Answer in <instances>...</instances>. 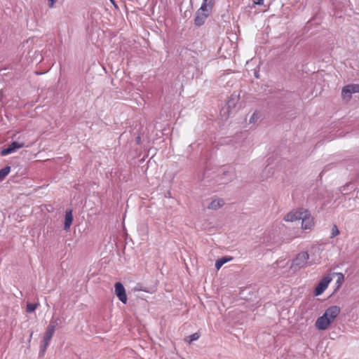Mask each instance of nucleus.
I'll return each instance as SVG.
<instances>
[{"label": "nucleus", "instance_id": "2", "mask_svg": "<svg viewBox=\"0 0 359 359\" xmlns=\"http://www.w3.org/2000/svg\"><path fill=\"white\" fill-rule=\"evenodd\" d=\"M309 259V255L308 254V252H302L299 253L292 260L290 268L293 271H297L306 266Z\"/></svg>", "mask_w": 359, "mask_h": 359}, {"label": "nucleus", "instance_id": "18", "mask_svg": "<svg viewBox=\"0 0 359 359\" xmlns=\"http://www.w3.org/2000/svg\"><path fill=\"white\" fill-rule=\"evenodd\" d=\"M260 118V114L257 111H255L250 118V123H255Z\"/></svg>", "mask_w": 359, "mask_h": 359}, {"label": "nucleus", "instance_id": "12", "mask_svg": "<svg viewBox=\"0 0 359 359\" xmlns=\"http://www.w3.org/2000/svg\"><path fill=\"white\" fill-rule=\"evenodd\" d=\"M73 217L72 210L66 211L65 212V230H68L72 223Z\"/></svg>", "mask_w": 359, "mask_h": 359}, {"label": "nucleus", "instance_id": "15", "mask_svg": "<svg viewBox=\"0 0 359 359\" xmlns=\"http://www.w3.org/2000/svg\"><path fill=\"white\" fill-rule=\"evenodd\" d=\"M11 167L6 166L0 170V182L3 181L5 177L10 173Z\"/></svg>", "mask_w": 359, "mask_h": 359}, {"label": "nucleus", "instance_id": "14", "mask_svg": "<svg viewBox=\"0 0 359 359\" xmlns=\"http://www.w3.org/2000/svg\"><path fill=\"white\" fill-rule=\"evenodd\" d=\"M233 259L231 257H223L222 258L218 259L215 262V268L219 270L225 263L229 261H231Z\"/></svg>", "mask_w": 359, "mask_h": 359}, {"label": "nucleus", "instance_id": "5", "mask_svg": "<svg viewBox=\"0 0 359 359\" xmlns=\"http://www.w3.org/2000/svg\"><path fill=\"white\" fill-rule=\"evenodd\" d=\"M218 177H219L217 181L220 184H227L233 180L235 174L232 170H226V168H221Z\"/></svg>", "mask_w": 359, "mask_h": 359}, {"label": "nucleus", "instance_id": "4", "mask_svg": "<svg viewBox=\"0 0 359 359\" xmlns=\"http://www.w3.org/2000/svg\"><path fill=\"white\" fill-rule=\"evenodd\" d=\"M356 93H359V84H349L342 88L341 96L344 100L349 101L351 94Z\"/></svg>", "mask_w": 359, "mask_h": 359}, {"label": "nucleus", "instance_id": "9", "mask_svg": "<svg viewBox=\"0 0 359 359\" xmlns=\"http://www.w3.org/2000/svg\"><path fill=\"white\" fill-rule=\"evenodd\" d=\"M115 294L118 299L123 304L127 302V295L126 290L123 284L120 282H117L114 285Z\"/></svg>", "mask_w": 359, "mask_h": 359}, {"label": "nucleus", "instance_id": "24", "mask_svg": "<svg viewBox=\"0 0 359 359\" xmlns=\"http://www.w3.org/2000/svg\"><path fill=\"white\" fill-rule=\"evenodd\" d=\"M58 320L59 319L57 318L55 320H51L48 327H53V328L55 330L56 327L58 325Z\"/></svg>", "mask_w": 359, "mask_h": 359}, {"label": "nucleus", "instance_id": "27", "mask_svg": "<svg viewBox=\"0 0 359 359\" xmlns=\"http://www.w3.org/2000/svg\"><path fill=\"white\" fill-rule=\"evenodd\" d=\"M264 0H252V2L256 5H263Z\"/></svg>", "mask_w": 359, "mask_h": 359}, {"label": "nucleus", "instance_id": "23", "mask_svg": "<svg viewBox=\"0 0 359 359\" xmlns=\"http://www.w3.org/2000/svg\"><path fill=\"white\" fill-rule=\"evenodd\" d=\"M339 234V230L338 229L337 225H333L332 229L331 237H334Z\"/></svg>", "mask_w": 359, "mask_h": 359}, {"label": "nucleus", "instance_id": "3", "mask_svg": "<svg viewBox=\"0 0 359 359\" xmlns=\"http://www.w3.org/2000/svg\"><path fill=\"white\" fill-rule=\"evenodd\" d=\"M212 8H205L204 10H202V5L201 8L198 10L196 13V17L194 19V23L196 26H201L205 22L208 16L209 15V12L212 10Z\"/></svg>", "mask_w": 359, "mask_h": 359}, {"label": "nucleus", "instance_id": "20", "mask_svg": "<svg viewBox=\"0 0 359 359\" xmlns=\"http://www.w3.org/2000/svg\"><path fill=\"white\" fill-rule=\"evenodd\" d=\"M55 330L53 329V327H47L44 336L52 338L55 333Z\"/></svg>", "mask_w": 359, "mask_h": 359}, {"label": "nucleus", "instance_id": "21", "mask_svg": "<svg viewBox=\"0 0 359 359\" xmlns=\"http://www.w3.org/2000/svg\"><path fill=\"white\" fill-rule=\"evenodd\" d=\"M55 330L53 329V327H47L44 336L52 338L55 333Z\"/></svg>", "mask_w": 359, "mask_h": 359}, {"label": "nucleus", "instance_id": "28", "mask_svg": "<svg viewBox=\"0 0 359 359\" xmlns=\"http://www.w3.org/2000/svg\"><path fill=\"white\" fill-rule=\"evenodd\" d=\"M48 1L50 2L49 7L52 8L57 0H48Z\"/></svg>", "mask_w": 359, "mask_h": 359}, {"label": "nucleus", "instance_id": "1", "mask_svg": "<svg viewBox=\"0 0 359 359\" xmlns=\"http://www.w3.org/2000/svg\"><path fill=\"white\" fill-rule=\"evenodd\" d=\"M341 309L338 306L328 307L323 316L318 317L315 323V326L318 330H325L334 321L340 313Z\"/></svg>", "mask_w": 359, "mask_h": 359}, {"label": "nucleus", "instance_id": "26", "mask_svg": "<svg viewBox=\"0 0 359 359\" xmlns=\"http://www.w3.org/2000/svg\"><path fill=\"white\" fill-rule=\"evenodd\" d=\"M51 339L52 338H50V337H48L43 336V338L41 342L49 345Z\"/></svg>", "mask_w": 359, "mask_h": 359}, {"label": "nucleus", "instance_id": "16", "mask_svg": "<svg viewBox=\"0 0 359 359\" xmlns=\"http://www.w3.org/2000/svg\"><path fill=\"white\" fill-rule=\"evenodd\" d=\"M215 0H203L202 3V10H204L205 8H212Z\"/></svg>", "mask_w": 359, "mask_h": 359}, {"label": "nucleus", "instance_id": "7", "mask_svg": "<svg viewBox=\"0 0 359 359\" xmlns=\"http://www.w3.org/2000/svg\"><path fill=\"white\" fill-rule=\"evenodd\" d=\"M305 210L306 209L303 208L293 210L285 216L284 219L286 222H294L297 220H300L303 216V212H304Z\"/></svg>", "mask_w": 359, "mask_h": 359}, {"label": "nucleus", "instance_id": "25", "mask_svg": "<svg viewBox=\"0 0 359 359\" xmlns=\"http://www.w3.org/2000/svg\"><path fill=\"white\" fill-rule=\"evenodd\" d=\"M134 291L136 292V291H144V292H148V290H147L146 289L143 288L142 285H140V284H137L135 287H134Z\"/></svg>", "mask_w": 359, "mask_h": 359}, {"label": "nucleus", "instance_id": "8", "mask_svg": "<svg viewBox=\"0 0 359 359\" xmlns=\"http://www.w3.org/2000/svg\"><path fill=\"white\" fill-rule=\"evenodd\" d=\"M331 280H332V278L329 276H327L323 278L315 288V290H314L315 295L318 296V295H320L321 294H323L324 292V291L328 287V285Z\"/></svg>", "mask_w": 359, "mask_h": 359}, {"label": "nucleus", "instance_id": "19", "mask_svg": "<svg viewBox=\"0 0 359 359\" xmlns=\"http://www.w3.org/2000/svg\"><path fill=\"white\" fill-rule=\"evenodd\" d=\"M38 304H32V303H27V311L28 313H32L35 311V309L37 308Z\"/></svg>", "mask_w": 359, "mask_h": 359}, {"label": "nucleus", "instance_id": "17", "mask_svg": "<svg viewBox=\"0 0 359 359\" xmlns=\"http://www.w3.org/2000/svg\"><path fill=\"white\" fill-rule=\"evenodd\" d=\"M200 337V334L197 332L196 333H194L192 334H191L190 336H189L186 341L189 343V344H191L192 341H196L197 339H198Z\"/></svg>", "mask_w": 359, "mask_h": 359}, {"label": "nucleus", "instance_id": "11", "mask_svg": "<svg viewBox=\"0 0 359 359\" xmlns=\"http://www.w3.org/2000/svg\"><path fill=\"white\" fill-rule=\"evenodd\" d=\"M238 101V98L237 95H235L233 97V95H231V97L227 101V107L229 113H231L233 109L236 106V102Z\"/></svg>", "mask_w": 359, "mask_h": 359}, {"label": "nucleus", "instance_id": "10", "mask_svg": "<svg viewBox=\"0 0 359 359\" xmlns=\"http://www.w3.org/2000/svg\"><path fill=\"white\" fill-rule=\"evenodd\" d=\"M25 144L23 142H18L16 141L12 142L6 148L2 149L1 154V156L8 155L18 149L24 147Z\"/></svg>", "mask_w": 359, "mask_h": 359}, {"label": "nucleus", "instance_id": "22", "mask_svg": "<svg viewBox=\"0 0 359 359\" xmlns=\"http://www.w3.org/2000/svg\"><path fill=\"white\" fill-rule=\"evenodd\" d=\"M48 346L49 345L41 342V346H40V349H39V355L40 356H43L45 354Z\"/></svg>", "mask_w": 359, "mask_h": 359}, {"label": "nucleus", "instance_id": "6", "mask_svg": "<svg viewBox=\"0 0 359 359\" xmlns=\"http://www.w3.org/2000/svg\"><path fill=\"white\" fill-rule=\"evenodd\" d=\"M301 219L302 227L303 229L310 230L314 225V219L307 210H306L305 212H303V216Z\"/></svg>", "mask_w": 359, "mask_h": 359}, {"label": "nucleus", "instance_id": "13", "mask_svg": "<svg viewBox=\"0 0 359 359\" xmlns=\"http://www.w3.org/2000/svg\"><path fill=\"white\" fill-rule=\"evenodd\" d=\"M224 204V202L222 199H215L213 200L208 206L209 209L211 210H217L221 207H222Z\"/></svg>", "mask_w": 359, "mask_h": 359}]
</instances>
